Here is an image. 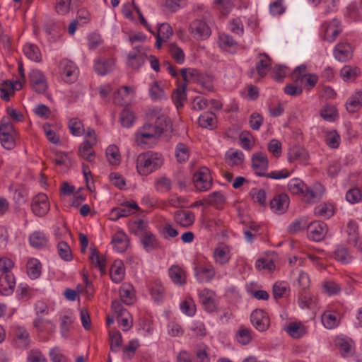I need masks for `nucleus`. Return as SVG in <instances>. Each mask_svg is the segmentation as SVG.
Instances as JSON below:
<instances>
[{
    "instance_id": "21",
    "label": "nucleus",
    "mask_w": 362,
    "mask_h": 362,
    "mask_svg": "<svg viewBox=\"0 0 362 362\" xmlns=\"http://www.w3.org/2000/svg\"><path fill=\"white\" fill-rule=\"evenodd\" d=\"M175 221L182 227L188 228L193 224L195 216L190 211H177L174 215Z\"/></svg>"
},
{
    "instance_id": "49",
    "label": "nucleus",
    "mask_w": 362,
    "mask_h": 362,
    "mask_svg": "<svg viewBox=\"0 0 362 362\" xmlns=\"http://www.w3.org/2000/svg\"><path fill=\"white\" fill-rule=\"evenodd\" d=\"M180 309L185 315L192 317L196 313V305L191 297H187L181 303Z\"/></svg>"
},
{
    "instance_id": "32",
    "label": "nucleus",
    "mask_w": 362,
    "mask_h": 362,
    "mask_svg": "<svg viewBox=\"0 0 362 362\" xmlns=\"http://www.w3.org/2000/svg\"><path fill=\"white\" fill-rule=\"evenodd\" d=\"M111 279L115 283L121 282L124 277V267L121 261H115L110 269Z\"/></svg>"
},
{
    "instance_id": "50",
    "label": "nucleus",
    "mask_w": 362,
    "mask_h": 362,
    "mask_svg": "<svg viewBox=\"0 0 362 362\" xmlns=\"http://www.w3.org/2000/svg\"><path fill=\"white\" fill-rule=\"evenodd\" d=\"M306 185L298 178H294L289 181L288 189L293 194H303Z\"/></svg>"
},
{
    "instance_id": "38",
    "label": "nucleus",
    "mask_w": 362,
    "mask_h": 362,
    "mask_svg": "<svg viewBox=\"0 0 362 362\" xmlns=\"http://www.w3.org/2000/svg\"><path fill=\"white\" fill-rule=\"evenodd\" d=\"M218 42L219 46L226 51L235 49L238 46L237 41L232 36L225 33L219 35Z\"/></svg>"
},
{
    "instance_id": "40",
    "label": "nucleus",
    "mask_w": 362,
    "mask_h": 362,
    "mask_svg": "<svg viewBox=\"0 0 362 362\" xmlns=\"http://www.w3.org/2000/svg\"><path fill=\"white\" fill-rule=\"evenodd\" d=\"M116 321L124 332L129 331L133 325L132 317L128 311L116 315Z\"/></svg>"
},
{
    "instance_id": "28",
    "label": "nucleus",
    "mask_w": 362,
    "mask_h": 362,
    "mask_svg": "<svg viewBox=\"0 0 362 362\" xmlns=\"http://www.w3.org/2000/svg\"><path fill=\"white\" fill-rule=\"evenodd\" d=\"M15 284V278L12 274L7 272L2 274L0 277V288L5 295L13 291Z\"/></svg>"
},
{
    "instance_id": "9",
    "label": "nucleus",
    "mask_w": 362,
    "mask_h": 362,
    "mask_svg": "<svg viewBox=\"0 0 362 362\" xmlns=\"http://www.w3.org/2000/svg\"><path fill=\"white\" fill-rule=\"evenodd\" d=\"M146 55L140 46L135 47L127 57V64L132 69L138 70L145 62Z\"/></svg>"
},
{
    "instance_id": "4",
    "label": "nucleus",
    "mask_w": 362,
    "mask_h": 362,
    "mask_svg": "<svg viewBox=\"0 0 362 362\" xmlns=\"http://www.w3.org/2000/svg\"><path fill=\"white\" fill-rule=\"evenodd\" d=\"M322 39L328 42H333L342 32V25L340 21L333 18L330 21H325L321 25Z\"/></svg>"
},
{
    "instance_id": "61",
    "label": "nucleus",
    "mask_w": 362,
    "mask_h": 362,
    "mask_svg": "<svg viewBox=\"0 0 362 362\" xmlns=\"http://www.w3.org/2000/svg\"><path fill=\"white\" fill-rule=\"evenodd\" d=\"M180 72L183 80L186 83L196 81L201 77L198 71L194 69H182Z\"/></svg>"
},
{
    "instance_id": "23",
    "label": "nucleus",
    "mask_w": 362,
    "mask_h": 362,
    "mask_svg": "<svg viewBox=\"0 0 362 362\" xmlns=\"http://www.w3.org/2000/svg\"><path fill=\"white\" fill-rule=\"evenodd\" d=\"M168 275L172 281L178 286L186 284V272L178 265H173L168 269Z\"/></svg>"
},
{
    "instance_id": "15",
    "label": "nucleus",
    "mask_w": 362,
    "mask_h": 362,
    "mask_svg": "<svg viewBox=\"0 0 362 362\" xmlns=\"http://www.w3.org/2000/svg\"><path fill=\"white\" fill-rule=\"evenodd\" d=\"M140 240L146 252L161 250L163 248L158 239L151 231H144L140 238Z\"/></svg>"
},
{
    "instance_id": "29",
    "label": "nucleus",
    "mask_w": 362,
    "mask_h": 362,
    "mask_svg": "<svg viewBox=\"0 0 362 362\" xmlns=\"http://www.w3.org/2000/svg\"><path fill=\"white\" fill-rule=\"evenodd\" d=\"M112 243L117 252H123L128 247L127 235L122 231H118L113 235Z\"/></svg>"
},
{
    "instance_id": "45",
    "label": "nucleus",
    "mask_w": 362,
    "mask_h": 362,
    "mask_svg": "<svg viewBox=\"0 0 362 362\" xmlns=\"http://www.w3.org/2000/svg\"><path fill=\"white\" fill-rule=\"evenodd\" d=\"M23 52L26 57L32 61L40 62L41 61V53L39 48L33 44H28L23 47Z\"/></svg>"
},
{
    "instance_id": "55",
    "label": "nucleus",
    "mask_w": 362,
    "mask_h": 362,
    "mask_svg": "<svg viewBox=\"0 0 362 362\" xmlns=\"http://www.w3.org/2000/svg\"><path fill=\"white\" fill-rule=\"evenodd\" d=\"M186 88L187 85L185 83L182 84L181 86H180L175 90L173 95V98L177 108L179 107H182L183 102L186 100Z\"/></svg>"
},
{
    "instance_id": "13",
    "label": "nucleus",
    "mask_w": 362,
    "mask_h": 362,
    "mask_svg": "<svg viewBox=\"0 0 362 362\" xmlns=\"http://www.w3.org/2000/svg\"><path fill=\"white\" fill-rule=\"evenodd\" d=\"M138 204L134 202L132 203L126 202L121 205L120 207L112 209L110 215L113 221H117L119 218L127 217L139 210Z\"/></svg>"
},
{
    "instance_id": "18",
    "label": "nucleus",
    "mask_w": 362,
    "mask_h": 362,
    "mask_svg": "<svg viewBox=\"0 0 362 362\" xmlns=\"http://www.w3.org/2000/svg\"><path fill=\"white\" fill-rule=\"evenodd\" d=\"M333 54L338 61L346 62L352 57L353 48L349 43L339 42L334 47Z\"/></svg>"
},
{
    "instance_id": "2",
    "label": "nucleus",
    "mask_w": 362,
    "mask_h": 362,
    "mask_svg": "<svg viewBox=\"0 0 362 362\" xmlns=\"http://www.w3.org/2000/svg\"><path fill=\"white\" fill-rule=\"evenodd\" d=\"M146 132L149 134H155V136L159 138L160 135L164 132H172L173 125L170 118L165 115L158 116L154 124H145L141 127Z\"/></svg>"
},
{
    "instance_id": "16",
    "label": "nucleus",
    "mask_w": 362,
    "mask_h": 362,
    "mask_svg": "<svg viewBox=\"0 0 362 362\" xmlns=\"http://www.w3.org/2000/svg\"><path fill=\"white\" fill-rule=\"evenodd\" d=\"M199 298L206 311L212 313L217 310L215 293L212 291L203 289L199 292Z\"/></svg>"
},
{
    "instance_id": "59",
    "label": "nucleus",
    "mask_w": 362,
    "mask_h": 362,
    "mask_svg": "<svg viewBox=\"0 0 362 362\" xmlns=\"http://www.w3.org/2000/svg\"><path fill=\"white\" fill-rule=\"evenodd\" d=\"M158 139L155 136V134L146 132L141 128L136 132L135 135V139L138 145L146 144L148 140H156Z\"/></svg>"
},
{
    "instance_id": "41",
    "label": "nucleus",
    "mask_w": 362,
    "mask_h": 362,
    "mask_svg": "<svg viewBox=\"0 0 362 362\" xmlns=\"http://www.w3.org/2000/svg\"><path fill=\"white\" fill-rule=\"evenodd\" d=\"M140 344L137 339L130 340L128 344L122 348L123 358L128 360L133 358Z\"/></svg>"
},
{
    "instance_id": "62",
    "label": "nucleus",
    "mask_w": 362,
    "mask_h": 362,
    "mask_svg": "<svg viewBox=\"0 0 362 362\" xmlns=\"http://www.w3.org/2000/svg\"><path fill=\"white\" fill-rule=\"evenodd\" d=\"M340 136L337 131H332L327 134L325 143L331 148H337L339 145Z\"/></svg>"
},
{
    "instance_id": "48",
    "label": "nucleus",
    "mask_w": 362,
    "mask_h": 362,
    "mask_svg": "<svg viewBox=\"0 0 362 362\" xmlns=\"http://www.w3.org/2000/svg\"><path fill=\"white\" fill-rule=\"evenodd\" d=\"M33 326L39 332H53L54 329V325L49 320H45L41 317H37L33 321Z\"/></svg>"
},
{
    "instance_id": "31",
    "label": "nucleus",
    "mask_w": 362,
    "mask_h": 362,
    "mask_svg": "<svg viewBox=\"0 0 362 362\" xmlns=\"http://www.w3.org/2000/svg\"><path fill=\"white\" fill-rule=\"evenodd\" d=\"M215 262L221 265L226 264L230 259V250L226 245L217 247L214 252Z\"/></svg>"
},
{
    "instance_id": "11",
    "label": "nucleus",
    "mask_w": 362,
    "mask_h": 362,
    "mask_svg": "<svg viewBox=\"0 0 362 362\" xmlns=\"http://www.w3.org/2000/svg\"><path fill=\"white\" fill-rule=\"evenodd\" d=\"M30 86L36 93H45L47 88V80L39 70H33L29 74Z\"/></svg>"
},
{
    "instance_id": "54",
    "label": "nucleus",
    "mask_w": 362,
    "mask_h": 362,
    "mask_svg": "<svg viewBox=\"0 0 362 362\" xmlns=\"http://www.w3.org/2000/svg\"><path fill=\"white\" fill-rule=\"evenodd\" d=\"M307 67L305 65H300L297 66L293 71L291 77L293 82L296 83H304L305 78L308 74H306Z\"/></svg>"
},
{
    "instance_id": "26",
    "label": "nucleus",
    "mask_w": 362,
    "mask_h": 362,
    "mask_svg": "<svg viewBox=\"0 0 362 362\" xmlns=\"http://www.w3.org/2000/svg\"><path fill=\"white\" fill-rule=\"evenodd\" d=\"M194 270L196 276L202 281H211L216 274L212 265L196 267Z\"/></svg>"
},
{
    "instance_id": "19",
    "label": "nucleus",
    "mask_w": 362,
    "mask_h": 362,
    "mask_svg": "<svg viewBox=\"0 0 362 362\" xmlns=\"http://www.w3.org/2000/svg\"><path fill=\"white\" fill-rule=\"evenodd\" d=\"M289 197L282 193L275 196L270 202L271 209L278 214H284L288 208Z\"/></svg>"
},
{
    "instance_id": "5",
    "label": "nucleus",
    "mask_w": 362,
    "mask_h": 362,
    "mask_svg": "<svg viewBox=\"0 0 362 362\" xmlns=\"http://www.w3.org/2000/svg\"><path fill=\"white\" fill-rule=\"evenodd\" d=\"M59 69L61 77L65 82L74 83L77 79L78 69L73 62L67 59L61 60Z\"/></svg>"
},
{
    "instance_id": "14",
    "label": "nucleus",
    "mask_w": 362,
    "mask_h": 362,
    "mask_svg": "<svg viewBox=\"0 0 362 362\" xmlns=\"http://www.w3.org/2000/svg\"><path fill=\"white\" fill-rule=\"evenodd\" d=\"M250 320L253 326L260 332L269 328V318L262 310H255L251 314Z\"/></svg>"
},
{
    "instance_id": "60",
    "label": "nucleus",
    "mask_w": 362,
    "mask_h": 362,
    "mask_svg": "<svg viewBox=\"0 0 362 362\" xmlns=\"http://www.w3.org/2000/svg\"><path fill=\"white\" fill-rule=\"evenodd\" d=\"M134 114L127 108H124L120 115V122L123 127H129L134 122Z\"/></svg>"
},
{
    "instance_id": "42",
    "label": "nucleus",
    "mask_w": 362,
    "mask_h": 362,
    "mask_svg": "<svg viewBox=\"0 0 362 362\" xmlns=\"http://www.w3.org/2000/svg\"><path fill=\"white\" fill-rule=\"evenodd\" d=\"M362 107V92H356L346 102V109L349 112H355Z\"/></svg>"
},
{
    "instance_id": "24",
    "label": "nucleus",
    "mask_w": 362,
    "mask_h": 362,
    "mask_svg": "<svg viewBox=\"0 0 362 362\" xmlns=\"http://www.w3.org/2000/svg\"><path fill=\"white\" fill-rule=\"evenodd\" d=\"M16 344L20 349H26L30 344V334L23 327H17L15 330Z\"/></svg>"
},
{
    "instance_id": "7",
    "label": "nucleus",
    "mask_w": 362,
    "mask_h": 362,
    "mask_svg": "<svg viewBox=\"0 0 362 362\" xmlns=\"http://www.w3.org/2000/svg\"><path fill=\"white\" fill-rule=\"evenodd\" d=\"M252 168L257 175L264 177L269 167L267 156L261 151L255 153L251 158Z\"/></svg>"
},
{
    "instance_id": "22",
    "label": "nucleus",
    "mask_w": 362,
    "mask_h": 362,
    "mask_svg": "<svg viewBox=\"0 0 362 362\" xmlns=\"http://www.w3.org/2000/svg\"><path fill=\"white\" fill-rule=\"evenodd\" d=\"M89 259L93 266L95 268H98L102 274L106 273V259L103 255H100L96 247H90Z\"/></svg>"
},
{
    "instance_id": "20",
    "label": "nucleus",
    "mask_w": 362,
    "mask_h": 362,
    "mask_svg": "<svg viewBox=\"0 0 362 362\" xmlns=\"http://www.w3.org/2000/svg\"><path fill=\"white\" fill-rule=\"evenodd\" d=\"M115 65V62L113 58H100L95 61L94 69L98 75L104 76L111 72Z\"/></svg>"
},
{
    "instance_id": "27",
    "label": "nucleus",
    "mask_w": 362,
    "mask_h": 362,
    "mask_svg": "<svg viewBox=\"0 0 362 362\" xmlns=\"http://www.w3.org/2000/svg\"><path fill=\"white\" fill-rule=\"evenodd\" d=\"M258 58L259 62L256 64L255 69L260 77H264L271 67V59L265 53L259 54Z\"/></svg>"
},
{
    "instance_id": "44",
    "label": "nucleus",
    "mask_w": 362,
    "mask_h": 362,
    "mask_svg": "<svg viewBox=\"0 0 362 362\" xmlns=\"http://www.w3.org/2000/svg\"><path fill=\"white\" fill-rule=\"evenodd\" d=\"M30 245L36 248L45 247L47 243V239L45 235L40 231L33 232L29 238Z\"/></svg>"
},
{
    "instance_id": "17",
    "label": "nucleus",
    "mask_w": 362,
    "mask_h": 362,
    "mask_svg": "<svg viewBox=\"0 0 362 362\" xmlns=\"http://www.w3.org/2000/svg\"><path fill=\"white\" fill-rule=\"evenodd\" d=\"M97 141L95 139L85 140L78 148V156L82 159H84L89 163L93 162L95 157V153L93 149V146L95 145Z\"/></svg>"
},
{
    "instance_id": "58",
    "label": "nucleus",
    "mask_w": 362,
    "mask_h": 362,
    "mask_svg": "<svg viewBox=\"0 0 362 362\" xmlns=\"http://www.w3.org/2000/svg\"><path fill=\"white\" fill-rule=\"evenodd\" d=\"M226 163L230 166H238L241 165L244 160V155L241 151H236L230 154L226 155Z\"/></svg>"
},
{
    "instance_id": "39",
    "label": "nucleus",
    "mask_w": 362,
    "mask_h": 362,
    "mask_svg": "<svg viewBox=\"0 0 362 362\" xmlns=\"http://www.w3.org/2000/svg\"><path fill=\"white\" fill-rule=\"evenodd\" d=\"M106 158L110 165H117L121 160V156L118 147L115 145L109 146L105 151Z\"/></svg>"
},
{
    "instance_id": "47",
    "label": "nucleus",
    "mask_w": 362,
    "mask_h": 362,
    "mask_svg": "<svg viewBox=\"0 0 362 362\" xmlns=\"http://www.w3.org/2000/svg\"><path fill=\"white\" fill-rule=\"evenodd\" d=\"M168 52L177 64H182L185 61V55L183 50L175 43H170L168 45Z\"/></svg>"
},
{
    "instance_id": "1",
    "label": "nucleus",
    "mask_w": 362,
    "mask_h": 362,
    "mask_svg": "<svg viewBox=\"0 0 362 362\" xmlns=\"http://www.w3.org/2000/svg\"><path fill=\"white\" fill-rule=\"evenodd\" d=\"M163 164L160 156L157 153L148 151L141 153L136 159V170L141 175L146 176Z\"/></svg>"
},
{
    "instance_id": "3",
    "label": "nucleus",
    "mask_w": 362,
    "mask_h": 362,
    "mask_svg": "<svg viewBox=\"0 0 362 362\" xmlns=\"http://www.w3.org/2000/svg\"><path fill=\"white\" fill-rule=\"evenodd\" d=\"M194 187L199 192L207 191L212 187L213 179L210 170L205 166L199 168L193 175Z\"/></svg>"
},
{
    "instance_id": "63",
    "label": "nucleus",
    "mask_w": 362,
    "mask_h": 362,
    "mask_svg": "<svg viewBox=\"0 0 362 362\" xmlns=\"http://www.w3.org/2000/svg\"><path fill=\"white\" fill-rule=\"evenodd\" d=\"M346 199L350 204H356L362 200V193L358 188H352L347 191Z\"/></svg>"
},
{
    "instance_id": "51",
    "label": "nucleus",
    "mask_w": 362,
    "mask_h": 362,
    "mask_svg": "<svg viewBox=\"0 0 362 362\" xmlns=\"http://www.w3.org/2000/svg\"><path fill=\"white\" fill-rule=\"evenodd\" d=\"M205 202L209 205H213L216 208H219L225 203L226 198L221 192H214L208 195Z\"/></svg>"
},
{
    "instance_id": "64",
    "label": "nucleus",
    "mask_w": 362,
    "mask_h": 362,
    "mask_svg": "<svg viewBox=\"0 0 362 362\" xmlns=\"http://www.w3.org/2000/svg\"><path fill=\"white\" fill-rule=\"evenodd\" d=\"M255 267L258 270H267L272 272L275 269V264L273 260L259 258L256 261Z\"/></svg>"
},
{
    "instance_id": "25",
    "label": "nucleus",
    "mask_w": 362,
    "mask_h": 362,
    "mask_svg": "<svg viewBox=\"0 0 362 362\" xmlns=\"http://www.w3.org/2000/svg\"><path fill=\"white\" fill-rule=\"evenodd\" d=\"M332 256L336 261L341 264H349L352 260L349 250L343 245H339L336 247Z\"/></svg>"
},
{
    "instance_id": "36",
    "label": "nucleus",
    "mask_w": 362,
    "mask_h": 362,
    "mask_svg": "<svg viewBox=\"0 0 362 362\" xmlns=\"http://www.w3.org/2000/svg\"><path fill=\"white\" fill-rule=\"evenodd\" d=\"M361 74L357 66H344L340 71V76L344 81H354Z\"/></svg>"
},
{
    "instance_id": "43",
    "label": "nucleus",
    "mask_w": 362,
    "mask_h": 362,
    "mask_svg": "<svg viewBox=\"0 0 362 362\" xmlns=\"http://www.w3.org/2000/svg\"><path fill=\"white\" fill-rule=\"evenodd\" d=\"M323 325L327 329H333L338 326L339 320L335 313L330 311L325 312L321 317Z\"/></svg>"
},
{
    "instance_id": "57",
    "label": "nucleus",
    "mask_w": 362,
    "mask_h": 362,
    "mask_svg": "<svg viewBox=\"0 0 362 362\" xmlns=\"http://www.w3.org/2000/svg\"><path fill=\"white\" fill-rule=\"evenodd\" d=\"M214 3L222 15H228L234 6L232 0H214Z\"/></svg>"
},
{
    "instance_id": "12",
    "label": "nucleus",
    "mask_w": 362,
    "mask_h": 362,
    "mask_svg": "<svg viewBox=\"0 0 362 362\" xmlns=\"http://www.w3.org/2000/svg\"><path fill=\"white\" fill-rule=\"evenodd\" d=\"M31 209L36 216H45L49 210V203L47 195L43 193L36 195L33 199Z\"/></svg>"
},
{
    "instance_id": "33",
    "label": "nucleus",
    "mask_w": 362,
    "mask_h": 362,
    "mask_svg": "<svg viewBox=\"0 0 362 362\" xmlns=\"http://www.w3.org/2000/svg\"><path fill=\"white\" fill-rule=\"evenodd\" d=\"M288 161L292 163L295 161H299L303 163L308 160V154L307 151L301 148L293 147L288 151Z\"/></svg>"
},
{
    "instance_id": "30",
    "label": "nucleus",
    "mask_w": 362,
    "mask_h": 362,
    "mask_svg": "<svg viewBox=\"0 0 362 362\" xmlns=\"http://www.w3.org/2000/svg\"><path fill=\"white\" fill-rule=\"evenodd\" d=\"M119 296L122 301L127 305H132L135 301L134 290L130 284H123L119 288Z\"/></svg>"
},
{
    "instance_id": "37",
    "label": "nucleus",
    "mask_w": 362,
    "mask_h": 362,
    "mask_svg": "<svg viewBox=\"0 0 362 362\" xmlns=\"http://www.w3.org/2000/svg\"><path fill=\"white\" fill-rule=\"evenodd\" d=\"M27 274L32 279H37L41 274V264L37 259H30L27 262Z\"/></svg>"
},
{
    "instance_id": "34",
    "label": "nucleus",
    "mask_w": 362,
    "mask_h": 362,
    "mask_svg": "<svg viewBox=\"0 0 362 362\" xmlns=\"http://www.w3.org/2000/svg\"><path fill=\"white\" fill-rule=\"evenodd\" d=\"M109 340L110 350L113 352H117L123 342L121 333L116 329L109 330Z\"/></svg>"
},
{
    "instance_id": "10",
    "label": "nucleus",
    "mask_w": 362,
    "mask_h": 362,
    "mask_svg": "<svg viewBox=\"0 0 362 362\" xmlns=\"http://www.w3.org/2000/svg\"><path fill=\"white\" fill-rule=\"evenodd\" d=\"M308 238L314 241L322 240L327 233V227L326 223L322 221H314L307 226Z\"/></svg>"
},
{
    "instance_id": "46",
    "label": "nucleus",
    "mask_w": 362,
    "mask_h": 362,
    "mask_svg": "<svg viewBox=\"0 0 362 362\" xmlns=\"http://www.w3.org/2000/svg\"><path fill=\"white\" fill-rule=\"evenodd\" d=\"M286 331L293 338L298 339L305 334V329L300 323H290L286 328Z\"/></svg>"
},
{
    "instance_id": "8",
    "label": "nucleus",
    "mask_w": 362,
    "mask_h": 362,
    "mask_svg": "<svg viewBox=\"0 0 362 362\" xmlns=\"http://www.w3.org/2000/svg\"><path fill=\"white\" fill-rule=\"evenodd\" d=\"M114 93L113 102L115 104L120 106H127L129 105L135 95V88L127 86L122 87Z\"/></svg>"
},
{
    "instance_id": "52",
    "label": "nucleus",
    "mask_w": 362,
    "mask_h": 362,
    "mask_svg": "<svg viewBox=\"0 0 362 362\" xmlns=\"http://www.w3.org/2000/svg\"><path fill=\"white\" fill-rule=\"evenodd\" d=\"M252 339L251 329L240 327L236 333V339L242 345L248 344Z\"/></svg>"
},
{
    "instance_id": "35",
    "label": "nucleus",
    "mask_w": 362,
    "mask_h": 362,
    "mask_svg": "<svg viewBox=\"0 0 362 362\" xmlns=\"http://www.w3.org/2000/svg\"><path fill=\"white\" fill-rule=\"evenodd\" d=\"M198 122L201 127L212 129L216 127V117L212 112H206L199 116Z\"/></svg>"
},
{
    "instance_id": "53",
    "label": "nucleus",
    "mask_w": 362,
    "mask_h": 362,
    "mask_svg": "<svg viewBox=\"0 0 362 362\" xmlns=\"http://www.w3.org/2000/svg\"><path fill=\"white\" fill-rule=\"evenodd\" d=\"M57 250L59 257L65 261H71L73 258L72 252L67 243L62 241L57 245Z\"/></svg>"
},
{
    "instance_id": "6",
    "label": "nucleus",
    "mask_w": 362,
    "mask_h": 362,
    "mask_svg": "<svg viewBox=\"0 0 362 362\" xmlns=\"http://www.w3.org/2000/svg\"><path fill=\"white\" fill-rule=\"evenodd\" d=\"M189 32L194 39L205 40L210 36L211 28L206 21L197 19L190 23Z\"/></svg>"
},
{
    "instance_id": "56",
    "label": "nucleus",
    "mask_w": 362,
    "mask_h": 362,
    "mask_svg": "<svg viewBox=\"0 0 362 362\" xmlns=\"http://www.w3.org/2000/svg\"><path fill=\"white\" fill-rule=\"evenodd\" d=\"M175 156L179 163L186 162L189 156V149L183 143H179L176 146Z\"/></svg>"
}]
</instances>
